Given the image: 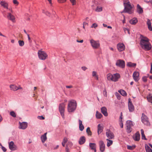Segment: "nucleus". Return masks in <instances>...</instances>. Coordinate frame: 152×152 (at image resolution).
Here are the masks:
<instances>
[{
  "instance_id": "a878e982",
  "label": "nucleus",
  "mask_w": 152,
  "mask_h": 152,
  "mask_svg": "<svg viewBox=\"0 0 152 152\" xmlns=\"http://www.w3.org/2000/svg\"><path fill=\"white\" fill-rule=\"evenodd\" d=\"M137 12L139 14H142L143 12V10L138 4L137 5Z\"/></svg>"
},
{
  "instance_id": "9d476101",
  "label": "nucleus",
  "mask_w": 152,
  "mask_h": 152,
  "mask_svg": "<svg viewBox=\"0 0 152 152\" xmlns=\"http://www.w3.org/2000/svg\"><path fill=\"white\" fill-rule=\"evenodd\" d=\"M8 144L9 149L11 151H15L18 149L17 146L13 141L9 142Z\"/></svg>"
},
{
  "instance_id": "ea45409f",
  "label": "nucleus",
  "mask_w": 152,
  "mask_h": 152,
  "mask_svg": "<svg viewBox=\"0 0 152 152\" xmlns=\"http://www.w3.org/2000/svg\"><path fill=\"white\" fill-rule=\"evenodd\" d=\"M18 42L20 46H23L24 45V43L23 41L20 40L18 41Z\"/></svg>"
},
{
  "instance_id": "2f4dec72",
  "label": "nucleus",
  "mask_w": 152,
  "mask_h": 152,
  "mask_svg": "<svg viewBox=\"0 0 152 152\" xmlns=\"http://www.w3.org/2000/svg\"><path fill=\"white\" fill-rule=\"evenodd\" d=\"M145 148L146 152H152V150L147 145H145Z\"/></svg>"
},
{
  "instance_id": "aec40b11",
  "label": "nucleus",
  "mask_w": 152,
  "mask_h": 152,
  "mask_svg": "<svg viewBox=\"0 0 152 152\" xmlns=\"http://www.w3.org/2000/svg\"><path fill=\"white\" fill-rule=\"evenodd\" d=\"M102 113L105 116L108 115V113L107 112V109L106 107H102L101 109Z\"/></svg>"
},
{
  "instance_id": "864d4df0",
  "label": "nucleus",
  "mask_w": 152,
  "mask_h": 152,
  "mask_svg": "<svg viewBox=\"0 0 152 152\" xmlns=\"http://www.w3.org/2000/svg\"><path fill=\"white\" fill-rule=\"evenodd\" d=\"M13 2L14 4H16L17 5H18L19 4L17 0H13Z\"/></svg>"
},
{
  "instance_id": "0eeeda50",
  "label": "nucleus",
  "mask_w": 152,
  "mask_h": 152,
  "mask_svg": "<svg viewBox=\"0 0 152 152\" xmlns=\"http://www.w3.org/2000/svg\"><path fill=\"white\" fill-rule=\"evenodd\" d=\"M141 121L145 125L148 126H150V123L148 120V118L143 113L142 114Z\"/></svg>"
},
{
  "instance_id": "4c0bfd02",
  "label": "nucleus",
  "mask_w": 152,
  "mask_h": 152,
  "mask_svg": "<svg viewBox=\"0 0 152 152\" xmlns=\"http://www.w3.org/2000/svg\"><path fill=\"white\" fill-rule=\"evenodd\" d=\"M86 132L88 136H91L92 135V132L90 130V128L88 127L86 129Z\"/></svg>"
},
{
  "instance_id": "f257e3e1",
  "label": "nucleus",
  "mask_w": 152,
  "mask_h": 152,
  "mask_svg": "<svg viewBox=\"0 0 152 152\" xmlns=\"http://www.w3.org/2000/svg\"><path fill=\"white\" fill-rule=\"evenodd\" d=\"M140 45L141 47L146 51H148L151 48V45L149 39L146 37L141 35L140 37Z\"/></svg>"
},
{
  "instance_id": "5701e85b",
  "label": "nucleus",
  "mask_w": 152,
  "mask_h": 152,
  "mask_svg": "<svg viewBox=\"0 0 152 152\" xmlns=\"http://www.w3.org/2000/svg\"><path fill=\"white\" fill-rule=\"evenodd\" d=\"M72 145V142H69L66 144V152H69V147H71Z\"/></svg>"
},
{
  "instance_id": "dca6fc26",
  "label": "nucleus",
  "mask_w": 152,
  "mask_h": 152,
  "mask_svg": "<svg viewBox=\"0 0 152 152\" xmlns=\"http://www.w3.org/2000/svg\"><path fill=\"white\" fill-rule=\"evenodd\" d=\"M139 73L138 72H134L133 77L134 80L136 82L138 81L139 80Z\"/></svg>"
},
{
  "instance_id": "680f3d73",
  "label": "nucleus",
  "mask_w": 152,
  "mask_h": 152,
  "mask_svg": "<svg viewBox=\"0 0 152 152\" xmlns=\"http://www.w3.org/2000/svg\"><path fill=\"white\" fill-rule=\"evenodd\" d=\"M83 40H81L79 41L78 40H77V42H78L79 43H83Z\"/></svg>"
},
{
  "instance_id": "58836bf2",
  "label": "nucleus",
  "mask_w": 152,
  "mask_h": 152,
  "mask_svg": "<svg viewBox=\"0 0 152 152\" xmlns=\"http://www.w3.org/2000/svg\"><path fill=\"white\" fill-rule=\"evenodd\" d=\"M136 147V146L135 145H133L132 146L127 145V148L130 150H132L134 149Z\"/></svg>"
},
{
  "instance_id": "a211bd4d",
  "label": "nucleus",
  "mask_w": 152,
  "mask_h": 152,
  "mask_svg": "<svg viewBox=\"0 0 152 152\" xmlns=\"http://www.w3.org/2000/svg\"><path fill=\"white\" fill-rule=\"evenodd\" d=\"M140 134L139 132H137L133 136V138L135 141H138L140 140Z\"/></svg>"
},
{
  "instance_id": "f8f14e48",
  "label": "nucleus",
  "mask_w": 152,
  "mask_h": 152,
  "mask_svg": "<svg viewBox=\"0 0 152 152\" xmlns=\"http://www.w3.org/2000/svg\"><path fill=\"white\" fill-rule=\"evenodd\" d=\"M106 134L107 137L109 139H113L114 137V135L113 133L110 129L107 130Z\"/></svg>"
},
{
  "instance_id": "a19ab883",
  "label": "nucleus",
  "mask_w": 152,
  "mask_h": 152,
  "mask_svg": "<svg viewBox=\"0 0 152 152\" xmlns=\"http://www.w3.org/2000/svg\"><path fill=\"white\" fill-rule=\"evenodd\" d=\"M10 114L11 116H12L14 118L16 117V114L13 111H11L10 113Z\"/></svg>"
},
{
  "instance_id": "20e7f679",
  "label": "nucleus",
  "mask_w": 152,
  "mask_h": 152,
  "mask_svg": "<svg viewBox=\"0 0 152 152\" xmlns=\"http://www.w3.org/2000/svg\"><path fill=\"white\" fill-rule=\"evenodd\" d=\"M124 9L123 12H127L131 14L133 13L132 9L134 7L133 5H131L129 1L127 2H124Z\"/></svg>"
},
{
  "instance_id": "9b49d317",
  "label": "nucleus",
  "mask_w": 152,
  "mask_h": 152,
  "mask_svg": "<svg viewBox=\"0 0 152 152\" xmlns=\"http://www.w3.org/2000/svg\"><path fill=\"white\" fill-rule=\"evenodd\" d=\"M116 65L121 68H124L125 66V62L123 60H118L117 61Z\"/></svg>"
},
{
  "instance_id": "bb28decb",
  "label": "nucleus",
  "mask_w": 152,
  "mask_h": 152,
  "mask_svg": "<svg viewBox=\"0 0 152 152\" xmlns=\"http://www.w3.org/2000/svg\"><path fill=\"white\" fill-rule=\"evenodd\" d=\"M89 146L91 149L94 150V152H96V145L95 143H89Z\"/></svg>"
},
{
  "instance_id": "79ce46f5",
  "label": "nucleus",
  "mask_w": 152,
  "mask_h": 152,
  "mask_svg": "<svg viewBox=\"0 0 152 152\" xmlns=\"http://www.w3.org/2000/svg\"><path fill=\"white\" fill-rule=\"evenodd\" d=\"M102 10V8L101 7H97L96 9V12H100Z\"/></svg>"
},
{
  "instance_id": "412c9836",
  "label": "nucleus",
  "mask_w": 152,
  "mask_h": 152,
  "mask_svg": "<svg viewBox=\"0 0 152 152\" xmlns=\"http://www.w3.org/2000/svg\"><path fill=\"white\" fill-rule=\"evenodd\" d=\"M0 4L4 8L8 9V4L5 1H1Z\"/></svg>"
},
{
  "instance_id": "603ef678",
  "label": "nucleus",
  "mask_w": 152,
  "mask_h": 152,
  "mask_svg": "<svg viewBox=\"0 0 152 152\" xmlns=\"http://www.w3.org/2000/svg\"><path fill=\"white\" fill-rule=\"evenodd\" d=\"M58 1L59 3H63L65 2L66 0H58Z\"/></svg>"
},
{
  "instance_id": "6e6d98bb",
  "label": "nucleus",
  "mask_w": 152,
  "mask_h": 152,
  "mask_svg": "<svg viewBox=\"0 0 152 152\" xmlns=\"http://www.w3.org/2000/svg\"><path fill=\"white\" fill-rule=\"evenodd\" d=\"M122 113H121V116L120 117V118H119L120 121V122H121L122 121Z\"/></svg>"
},
{
  "instance_id": "c9c22d12",
  "label": "nucleus",
  "mask_w": 152,
  "mask_h": 152,
  "mask_svg": "<svg viewBox=\"0 0 152 152\" xmlns=\"http://www.w3.org/2000/svg\"><path fill=\"white\" fill-rule=\"evenodd\" d=\"M148 101L152 104V94H150L147 96Z\"/></svg>"
},
{
  "instance_id": "423d86ee",
  "label": "nucleus",
  "mask_w": 152,
  "mask_h": 152,
  "mask_svg": "<svg viewBox=\"0 0 152 152\" xmlns=\"http://www.w3.org/2000/svg\"><path fill=\"white\" fill-rule=\"evenodd\" d=\"M38 54L39 58L42 60H45L48 57L47 54L44 51H39Z\"/></svg>"
},
{
  "instance_id": "f704fd0d",
  "label": "nucleus",
  "mask_w": 152,
  "mask_h": 152,
  "mask_svg": "<svg viewBox=\"0 0 152 152\" xmlns=\"http://www.w3.org/2000/svg\"><path fill=\"white\" fill-rule=\"evenodd\" d=\"M102 116V115L98 111L96 112V118L98 119L101 118Z\"/></svg>"
},
{
  "instance_id": "7c9ffc66",
  "label": "nucleus",
  "mask_w": 152,
  "mask_h": 152,
  "mask_svg": "<svg viewBox=\"0 0 152 152\" xmlns=\"http://www.w3.org/2000/svg\"><path fill=\"white\" fill-rule=\"evenodd\" d=\"M147 24L148 26V27L149 30L150 31H152V28L151 25V23L149 20H148Z\"/></svg>"
},
{
  "instance_id": "72a5a7b5",
  "label": "nucleus",
  "mask_w": 152,
  "mask_h": 152,
  "mask_svg": "<svg viewBox=\"0 0 152 152\" xmlns=\"http://www.w3.org/2000/svg\"><path fill=\"white\" fill-rule=\"evenodd\" d=\"M118 92L123 96H126L127 95L126 92L123 90H120L118 91Z\"/></svg>"
},
{
  "instance_id": "4d7b16f0",
  "label": "nucleus",
  "mask_w": 152,
  "mask_h": 152,
  "mask_svg": "<svg viewBox=\"0 0 152 152\" xmlns=\"http://www.w3.org/2000/svg\"><path fill=\"white\" fill-rule=\"evenodd\" d=\"M1 148L4 152H6L7 151V149L2 146H1Z\"/></svg>"
},
{
  "instance_id": "e2e57ef3",
  "label": "nucleus",
  "mask_w": 152,
  "mask_h": 152,
  "mask_svg": "<svg viewBox=\"0 0 152 152\" xmlns=\"http://www.w3.org/2000/svg\"><path fill=\"white\" fill-rule=\"evenodd\" d=\"M121 122V123L120 124V126H121V128H123V123H122V122Z\"/></svg>"
},
{
  "instance_id": "4be33fe9",
  "label": "nucleus",
  "mask_w": 152,
  "mask_h": 152,
  "mask_svg": "<svg viewBox=\"0 0 152 152\" xmlns=\"http://www.w3.org/2000/svg\"><path fill=\"white\" fill-rule=\"evenodd\" d=\"M86 141V138L84 136H82L80 138L79 140V143L80 145L83 144Z\"/></svg>"
},
{
  "instance_id": "8fccbe9b",
  "label": "nucleus",
  "mask_w": 152,
  "mask_h": 152,
  "mask_svg": "<svg viewBox=\"0 0 152 152\" xmlns=\"http://www.w3.org/2000/svg\"><path fill=\"white\" fill-rule=\"evenodd\" d=\"M124 30L125 33H128L129 34V32L128 29L125 28L124 29Z\"/></svg>"
},
{
  "instance_id": "393cba45",
  "label": "nucleus",
  "mask_w": 152,
  "mask_h": 152,
  "mask_svg": "<svg viewBox=\"0 0 152 152\" xmlns=\"http://www.w3.org/2000/svg\"><path fill=\"white\" fill-rule=\"evenodd\" d=\"M47 132L45 133L44 134L42 135L41 137V141L42 143H44L47 139Z\"/></svg>"
},
{
  "instance_id": "69168bd1",
  "label": "nucleus",
  "mask_w": 152,
  "mask_h": 152,
  "mask_svg": "<svg viewBox=\"0 0 152 152\" xmlns=\"http://www.w3.org/2000/svg\"><path fill=\"white\" fill-rule=\"evenodd\" d=\"M45 14L47 15H48V16L50 15V13L48 12L47 11H46Z\"/></svg>"
},
{
  "instance_id": "ddd939ff",
  "label": "nucleus",
  "mask_w": 152,
  "mask_h": 152,
  "mask_svg": "<svg viewBox=\"0 0 152 152\" xmlns=\"http://www.w3.org/2000/svg\"><path fill=\"white\" fill-rule=\"evenodd\" d=\"M117 48L119 52L124 50L125 49V46L122 43H119L117 45Z\"/></svg>"
},
{
  "instance_id": "b1692460",
  "label": "nucleus",
  "mask_w": 152,
  "mask_h": 152,
  "mask_svg": "<svg viewBox=\"0 0 152 152\" xmlns=\"http://www.w3.org/2000/svg\"><path fill=\"white\" fill-rule=\"evenodd\" d=\"M103 127L102 125H101L100 124L98 125V134H99L101 133L103 130Z\"/></svg>"
},
{
  "instance_id": "338daca9",
  "label": "nucleus",
  "mask_w": 152,
  "mask_h": 152,
  "mask_svg": "<svg viewBox=\"0 0 152 152\" xmlns=\"http://www.w3.org/2000/svg\"><path fill=\"white\" fill-rule=\"evenodd\" d=\"M150 72L152 74V64H151V70H150Z\"/></svg>"
},
{
  "instance_id": "6e6552de",
  "label": "nucleus",
  "mask_w": 152,
  "mask_h": 152,
  "mask_svg": "<svg viewBox=\"0 0 152 152\" xmlns=\"http://www.w3.org/2000/svg\"><path fill=\"white\" fill-rule=\"evenodd\" d=\"M65 104L62 103L59 104V110L63 118H64V112L65 111Z\"/></svg>"
},
{
  "instance_id": "c756f323",
  "label": "nucleus",
  "mask_w": 152,
  "mask_h": 152,
  "mask_svg": "<svg viewBox=\"0 0 152 152\" xmlns=\"http://www.w3.org/2000/svg\"><path fill=\"white\" fill-rule=\"evenodd\" d=\"M138 22V20L137 18H134L132 19L130 21V23L133 25L135 24Z\"/></svg>"
},
{
  "instance_id": "13d9d810",
  "label": "nucleus",
  "mask_w": 152,
  "mask_h": 152,
  "mask_svg": "<svg viewBox=\"0 0 152 152\" xmlns=\"http://www.w3.org/2000/svg\"><path fill=\"white\" fill-rule=\"evenodd\" d=\"M27 36H28V40H29V42L30 43H31L32 42V41L31 40L30 38L29 37V35L28 34H27Z\"/></svg>"
},
{
  "instance_id": "39448f33",
  "label": "nucleus",
  "mask_w": 152,
  "mask_h": 152,
  "mask_svg": "<svg viewBox=\"0 0 152 152\" xmlns=\"http://www.w3.org/2000/svg\"><path fill=\"white\" fill-rule=\"evenodd\" d=\"M126 131L127 133H130L132 130V127L133 126V122L131 121H127L126 123Z\"/></svg>"
},
{
  "instance_id": "6ab92c4d",
  "label": "nucleus",
  "mask_w": 152,
  "mask_h": 152,
  "mask_svg": "<svg viewBox=\"0 0 152 152\" xmlns=\"http://www.w3.org/2000/svg\"><path fill=\"white\" fill-rule=\"evenodd\" d=\"M7 18L11 20L13 22H15V16L11 13H7Z\"/></svg>"
},
{
  "instance_id": "de8ad7c7",
  "label": "nucleus",
  "mask_w": 152,
  "mask_h": 152,
  "mask_svg": "<svg viewBox=\"0 0 152 152\" xmlns=\"http://www.w3.org/2000/svg\"><path fill=\"white\" fill-rule=\"evenodd\" d=\"M92 75L93 77H95L97 75L96 72L95 71H93L92 72Z\"/></svg>"
},
{
  "instance_id": "4468645a",
  "label": "nucleus",
  "mask_w": 152,
  "mask_h": 152,
  "mask_svg": "<svg viewBox=\"0 0 152 152\" xmlns=\"http://www.w3.org/2000/svg\"><path fill=\"white\" fill-rule=\"evenodd\" d=\"M128 107L130 112H133L134 110V107L131 101V99H129Z\"/></svg>"
},
{
  "instance_id": "49530a36",
  "label": "nucleus",
  "mask_w": 152,
  "mask_h": 152,
  "mask_svg": "<svg viewBox=\"0 0 152 152\" xmlns=\"http://www.w3.org/2000/svg\"><path fill=\"white\" fill-rule=\"evenodd\" d=\"M67 141H68V139H67V138L66 137H64V139H63V141L62 142H63L64 143H66L67 142Z\"/></svg>"
},
{
  "instance_id": "37998d69",
  "label": "nucleus",
  "mask_w": 152,
  "mask_h": 152,
  "mask_svg": "<svg viewBox=\"0 0 152 152\" xmlns=\"http://www.w3.org/2000/svg\"><path fill=\"white\" fill-rule=\"evenodd\" d=\"M98 26L97 24L96 23H94L92 24L91 26V28H96Z\"/></svg>"
},
{
  "instance_id": "052dcab7",
  "label": "nucleus",
  "mask_w": 152,
  "mask_h": 152,
  "mask_svg": "<svg viewBox=\"0 0 152 152\" xmlns=\"http://www.w3.org/2000/svg\"><path fill=\"white\" fill-rule=\"evenodd\" d=\"M66 88H71L73 87V86L72 85L70 86H66Z\"/></svg>"
},
{
  "instance_id": "cd10ccee",
  "label": "nucleus",
  "mask_w": 152,
  "mask_h": 152,
  "mask_svg": "<svg viewBox=\"0 0 152 152\" xmlns=\"http://www.w3.org/2000/svg\"><path fill=\"white\" fill-rule=\"evenodd\" d=\"M79 129L81 131H82L84 129V126L82 124V121L80 120H79Z\"/></svg>"
},
{
  "instance_id": "a18cd8bd",
  "label": "nucleus",
  "mask_w": 152,
  "mask_h": 152,
  "mask_svg": "<svg viewBox=\"0 0 152 152\" xmlns=\"http://www.w3.org/2000/svg\"><path fill=\"white\" fill-rule=\"evenodd\" d=\"M71 3L72 4V5H74L76 4V0H70Z\"/></svg>"
},
{
  "instance_id": "3c124183",
  "label": "nucleus",
  "mask_w": 152,
  "mask_h": 152,
  "mask_svg": "<svg viewBox=\"0 0 152 152\" xmlns=\"http://www.w3.org/2000/svg\"><path fill=\"white\" fill-rule=\"evenodd\" d=\"M141 136H142V139L144 140H147L146 138H145V136L144 134H141Z\"/></svg>"
},
{
  "instance_id": "5fc2aeb1",
  "label": "nucleus",
  "mask_w": 152,
  "mask_h": 152,
  "mask_svg": "<svg viewBox=\"0 0 152 152\" xmlns=\"http://www.w3.org/2000/svg\"><path fill=\"white\" fill-rule=\"evenodd\" d=\"M142 80L144 82H146L147 81V78L145 76L143 77H142Z\"/></svg>"
},
{
  "instance_id": "c85d7f7f",
  "label": "nucleus",
  "mask_w": 152,
  "mask_h": 152,
  "mask_svg": "<svg viewBox=\"0 0 152 152\" xmlns=\"http://www.w3.org/2000/svg\"><path fill=\"white\" fill-rule=\"evenodd\" d=\"M126 65L130 67L135 68L136 66V64L131 62H129L127 63Z\"/></svg>"
},
{
  "instance_id": "1a4fd4ad",
  "label": "nucleus",
  "mask_w": 152,
  "mask_h": 152,
  "mask_svg": "<svg viewBox=\"0 0 152 152\" xmlns=\"http://www.w3.org/2000/svg\"><path fill=\"white\" fill-rule=\"evenodd\" d=\"M91 45L93 48L96 49L98 48L100 46V44L98 41H95L92 39L90 40Z\"/></svg>"
},
{
  "instance_id": "774afa93",
  "label": "nucleus",
  "mask_w": 152,
  "mask_h": 152,
  "mask_svg": "<svg viewBox=\"0 0 152 152\" xmlns=\"http://www.w3.org/2000/svg\"><path fill=\"white\" fill-rule=\"evenodd\" d=\"M17 88H18V90L22 89V88L20 86H19V87H17Z\"/></svg>"
},
{
  "instance_id": "c03bdc74",
  "label": "nucleus",
  "mask_w": 152,
  "mask_h": 152,
  "mask_svg": "<svg viewBox=\"0 0 152 152\" xmlns=\"http://www.w3.org/2000/svg\"><path fill=\"white\" fill-rule=\"evenodd\" d=\"M103 94L104 96L105 97L107 96V91L105 89H104L103 91Z\"/></svg>"
},
{
  "instance_id": "09e8293b",
  "label": "nucleus",
  "mask_w": 152,
  "mask_h": 152,
  "mask_svg": "<svg viewBox=\"0 0 152 152\" xmlns=\"http://www.w3.org/2000/svg\"><path fill=\"white\" fill-rule=\"evenodd\" d=\"M37 118L38 119L40 120H44L45 119L44 117L42 116H38L37 117Z\"/></svg>"
},
{
  "instance_id": "0e129e2a",
  "label": "nucleus",
  "mask_w": 152,
  "mask_h": 152,
  "mask_svg": "<svg viewBox=\"0 0 152 152\" xmlns=\"http://www.w3.org/2000/svg\"><path fill=\"white\" fill-rule=\"evenodd\" d=\"M141 134H144V131L143 129H141Z\"/></svg>"
},
{
  "instance_id": "e433bc0d",
  "label": "nucleus",
  "mask_w": 152,
  "mask_h": 152,
  "mask_svg": "<svg viewBox=\"0 0 152 152\" xmlns=\"http://www.w3.org/2000/svg\"><path fill=\"white\" fill-rule=\"evenodd\" d=\"M106 140L107 141V146L108 147H109L110 146L113 144V141L112 140H109L108 139H106Z\"/></svg>"
},
{
  "instance_id": "f03ea898",
  "label": "nucleus",
  "mask_w": 152,
  "mask_h": 152,
  "mask_svg": "<svg viewBox=\"0 0 152 152\" xmlns=\"http://www.w3.org/2000/svg\"><path fill=\"white\" fill-rule=\"evenodd\" d=\"M77 104L75 101L72 100L69 102L67 107L68 111L69 113L73 112L76 109Z\"/></svg>"
},
{
  "instance_id": "f3484780",
  "label": "nucleus",
  "mask_w": 152,
  "mask_h": 152,
  "mask_svg": "<svg viewBox=\"0 0 152 152\" xmlns=\"http://www.w3.org/2000/svg\"><path fill=\"white\" fill-rule=\"evenodd\" d=\"M20 126L19 128L20 129H25L27 127L28 124L26 122H23L22 123L19 122Z\"/></svg>"
},
{
  "instance_id": "bf43d9fd",
  "label": "nucleus",
  "mask_w": 152,
  "mask_h": 152,
  "mask_svg": "<svg viewBox=\"0 0 152 152\" xmlns=\"http://www.w3.org/2000/svg\"><path fill=\"white\" fill-rule=\"evenodd\" d=\"M82 69L84 70V71H85L86 70V69H87V68L86 67V66H83L82 67Z\"/></svg>"
},
{
  "instance_id": "7ed1b4c3",
  "label": "nucleus",
  "mask_w": 152,
  "mask_h": 152,
  "mask_svg": "<svg viewBox=\"0 0 152 152\" xmlns=\"http://www.w3.org/2000/svg\"><path fill=\"white\" fill-rule=\"evenodd\" d=\"M107 77L108 80L115 82L117 81L120 78V75L118 73H116L113 75L109 73L107 75Z\"/></svg>"
},
{
  "instance_id": "473e14b6",
  "label": "nucleus",
  "mask_w": 152,
  "mask_h": 152,
  "mask_svg": "<svg viewBox=\"0 0 152 152\" xmlns=\"http://www.w3.org/2000/svg\"><path fill=\"white\" fill-rule=\"evenodd\" d=\"M10 88L12 90L16 91L18 90L17 87L15 85H12L10 86Z\"/></svg>"
},
{
  "instance_id": "2eb2a0df",
  "label": "nucleus",
  "mask_w": 152,
  "mask_h": 152,
  "mask_svg": "<svg viewBox=\"0 0 152 152\" xmlns=\"http://www.w3.org/2000/svg\"><path fill=\"white\" fill-rule=\"evenodd\" d=\"M99 145L100 150L102 152H103L105 150V144L102 141H100L99 142Z\"/></svg>"
}]
</instances>
